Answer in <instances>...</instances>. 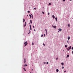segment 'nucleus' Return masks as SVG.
<instances>
[{
	"label": "nucleus",
	"mask_w": 73,
	"mask_h": 73,
	"mask_svg": "<svg viewBox=\"0 0 73 73\" xmlns=\"http://www.w3.org/2000/svg\"><path fill=\"white\" fill-rule=\"evenodd\" d=\"M45 31H46V33H47V30H46V29H45Z\"/></svg>",
	"instance_id": "obj_13"
},
{
	"label": "nucleus",
	"mask_w": 73,
	"mask_h": 73,
	"mask_svg": "<svg viewBox=\"0 0 73 73\" xmlns=\"http://www.w3.org/2000/svg\"><path fill=\"white\" fill-rule=\"evenodd\" d=\"M73 47H72V50H73Z\"/></svg>",
	"instance_id": "obj_35"
},
{
	"label": "nucleus",
	"mask_w": 73,
	"mask_h": 73,
	"mask_svg": "<svg viewBox=\"0 0 73 73\" xmlns=\"http://www.w3.org/2000/svg\"><path fill=\"white\" fill-rule=\"evenodd\" d=\"M44 36L45 37V34L44 35Z\"/></svg>",
	"instance_id": "obj_36"
},
{
	"label": "nucleus",
	"mask_w": 73,
	"mask_h": 73,
	"mask_svg": "<svg viewBox=\"0 0 73 73\" xmlns=\"http://www.w3.org/2000/svg\"><path fill=\"white\" fill-rule=\"evenodd\" d=\"M65 0H63V1H65Z\"/></svg>",
	"instance_id": "obj_45"
},
{
	"label": "nucleus",
	"mask_w": 73,
	"mask_h": 73,
	"mask_svg": "<svg viewBox=\"0 0 73 73\" xmlns=\"http://www.w3.org/2000/svg\"><path fill=\"white\" fill-rule=\"evenodd\" d=\"M26 25H27V23H26V22L25 23V25H24V27H25V26H26Z\"/></svg>",
	"instance_id": "obj_9"
},
{
	"label": "nucleus",
	"mask_w": 73,
	"mask_h": 73,
	"mask_svg": "<svg viewBox=\"0 0 73 73\" xmlns=\"http://www.w3.org/2000/svg\"><path fill=\"white\" fill-rule=\"evenodd\" d=\"M49 64V63L48 62H46V64Z\"/></svg>",
	"instance_id": "obj_23"
},
{
	"label": "nucleus",
	"mask_w": 73,
	"mask_h": 73,
	"mask_svg": "<svg viewBox=\"0 0 73 73\" xmlns=\"http://www.w3.org/2000/svg\"><path fill=\"white\" fill-rule=\"evenodd\" d=\"M54 28H55V29H56V26H52Z\"/></svg>",
	"instance_id": "obj_3"
},
{
	"label": "nucleus",
	"mask_w": 73,
	"mask_h": 73,
	"mask_svg": "<svg viewBox=\"0 0 73 73\" xmlns=\"http://www.w3.org/2000/svg\"><path fill=\"white\" fill-rule=\"evenodd\" d=\"M42 13H43V14L44 15V12H42Z\"/></svg>",
	"instance_id": "obj_20"
},
{
	"label": "nucleus",
	"mask_w": 73,
	"mask_h": 73,
	"mask_svg": "<svg viewBox=\"0 0 73 73\" xmlns=\"http://www.w3.org/2000/svg\"><path fill=\"white\" fill-rule=\"evenodd\" d=\"M49 5H52V4H51V3H49Z\"/></svg>",
	"instance_id": "obj_16"
},
{
	"label": "nucleus",
	"mask_w": 73,
	"mask_h": 73,
	"mask_svg": "<svg viewBox=\"0 0 73 73\" xmlns=\"http://www.w3.org/2000/svg\"><path fill=\"white\" fill-rule=\"evenodd\" d=\"M43 35H41V37H43Z\"/></svg>",
	"instance_id": "obj_26"
},
{
	"label": "nucleus",
	"mask_w": 73,
	"mask_h": 73,
	"mask_svg": "<svg viewBox=\"0 0 73 73\" xmlns=\"http://www.w3.org/2000/svg\"><path fill=\"white\" fill-rule=\"evenodd\" d=\"M55 20H56V21H57V17H56L55 18Z\"/></svg>",
	"instance_id": "obj_12"
},
{
	"label": "nucleus",
	"mask_w": 73,
	"mask_h": 73,
	"mask_svg": "<svg viewBox=\"0 0 73 73\" xmlns=\"http://www.w3.org/2000/svg\"><path fill=\"white\" fill-rule=\"evenodd\" d=\"M68 27H70V24L68 25Z\"/></svg>",
	"instance_id": "obj_17"
},
{
	"label": "nucleus",
	"mask_w": 73,
	"mask_h": 73,
	"mask_svg": "<svg viewBox=\"0 0 73 73\" xmlns=\"http://www.w3.org/2000/svg\"><path fill=\"white\" fill-rule=\"evenodd\" d=\"M56 71L57 72H58V71H59V70H58V69H57L56 70Z\"/></svg>",
	"instance_id": "obj_8"
},
{
	"label": "nucleus",
	"mask_w": 73,
	"mask_h": 73,
	"mask_svg": "<svg viewBox=\"0 0 73 73\" xmlns=\"http://www.w3.org/2000/svg\"><path fill=\"white\" fill-rule=\"evenodd\" d=\"M30 32H31V31H29V33H28V34H29Z\"/></svg>",
	"instance_id": "obj_25"
},
{
	"label": "nucleus",
	"mask_w": 73,
	"mask_h": 73,
	"mask_svg": "<svg viewBox=\"0 0 73 73\" xmlns=\"http://www.w3.org/2000/svg\"><path fill=\"white\" fill-rule=\"evenodd\" d=\"M70 43H69V42L68 43L69 44Z\"/></svg>",
	"instance_id": "obj_48"
},
{
	"label": "nucleus",
	"mask_w": 73,
	"mask_h": 73,
	"mask_svg": "<svg viewBox=\"0 0 73 73\" xmlns=\"http://www.w3.org/2000/svg\"><path fill=\"white\" fill-rule=\"evenodd\" d=\"M32 70H33V69H32Z\"/></svg>",
	"instance_id": "obj_47"
},
{
	"label": "nucleus",
	"mask_w": 73,
	"mask_h": 73,
	"mask_svg": "<svg viewBox=\"0 0 73 73\" xmlns=\"http://www.w3.org/2000/svg\"><path fill=\"white\" fill-rule=\"evenodd\" d=\"M34 31H36V30H35V29H34Z\"/></svg>",
	"instance_id": "obj_42"
},
{
	"label": "nucleus",
	"mask_w": 73,
	"mask_h": 73,
	"mask_svg": "<svg viewBox=\"0 0 73 73\" xmlns=\"http://www.w3.org/2000/svg\"><path fill=\"white\" fill-rule=\"evenodd\" d=\"M32 44L33 45H34V43H33V42L32 43Z\"/></svg>",
	"instance_id": "obj_27"
},
{
	"label": "nucleus",
	"mask_w": 73,
	"mask_h": 73,
	"mask_svg": "<svg viewBox=\"0 0 73 73\" xmlns=\"http://www.w3.org/2000/svg\"><path fill=\"white\" fill-rule=\"evenodd\" d=\"M33 28H35V26H33Z\"/></svg>",
	"instance_id": "obj_40"
},
{
	"label": "nucleus",
	"mask_w": 73,
	"mask_h": 73,
	"mask_svg": "<svg viewBox=\"0 0 73 73\" xmlns=\"http://www.w3.org/2000/svg\"><path fill=\"white\" fill-rule=\"evenodd\" d=\"M30 23L31 24H32V20H30Z\"/></svg>",
	"instance_id": "obj_6"
},
{
	"label": "nucleus",
	"mask_w": 73,
	"mask_h": 73,
	"mask_svg": "<svg viewBox=\"0 0 73 73\" xmlns=\"http://www.w3.org/2000/svg\"><path fill=\"white\" fill-rule=\"evenodd\" d=\"M58 30H59V31L60 32H61V31H62V29H59Z\"/></svg>",
	"instance_id": "obj_4"
},
{
	"label": "nucleus",
	"mask_w": 73,
	"mask_h": 73,
	"mask_svg": "<svg viewBox=\"0 0 73 73\" xmlns=\"http://www.w3.org/2000/svg\"><path fill=\"white\" fill-rule=\"evenodd\" d=\"M25 69V68H23V69Z\"/></svg>",
	"instance_id": "obj_41"
},
{
	"label": "nucleus",
	"mask_w": 73,
	"mask_h": 73,
	"mask_svg": "<svg viewBox=\"0 0 73 73\" xmlns=\"http://www.w3.org/2000/svg\"><path fill=\"white\" fill-rule=\"evenodd\" d=\"M56 59V60H58V58H57Z\"/></svg>",
	"instance_id": "obj_31"
},
{
	"label": "nucleus",
	"mask_w": 73,
	"mask_h": 73,
	"mask_svg": "<svg viewBox=\"0 0 73 73\" xmlns=\"http://www.w3.org/2000/svg\"><path fill=\"white\" fill-rule=\"evenodd\" d=\"M52 17L53 18V19H54L55 18V17L54 15H52Z\"/></svg>",
	"instance_id": "obj_5"
},
{
	"label": "nucleus",
	"mask_w": 73,
	"mask_h": 73,
	"mask_svg": "<svg viewBox=\"0 0 73 73\" xmlns=\"http://www.w3.org/2000/svg\"><path fill=\"white\" fill-rule=\"evenodd\" d=\"M44 64H46V63H45V62H44Z\"/></svg>",
	"instance_id": "obj_46"
},
{
	"label": "nucleus",
	"mask_w": 73,
	"mask_h": 73,
	"mask_svg": "<svg viewBox=\"0 0 73 73\" xmlns=\"http://www.w3.org/2000/svg\"><path fill=\"white\" fill-rule=\"evenodd\" d=\"M30 73H32V72H30Z\"/></svg>",
	"instance_id": "obj_50"
},
{
	"label": "nucleus",
	"mask_w": 73,
	"mask_h": 73,
	"mask_svg": "<svg viewBox=\"0 0 73 73\" xmlns=\"http://www.w3.org/2000/svg\"><path fill=\"white\" fill-rule=\"evenodd\" d=\"M43 45L44 46H45V44H43Z\"/></svg>",
	"instance_id": "obj_34"
},
{
	"label": "nucleus",
	"mask_w": 73,
	"mask_h": 73,
	"mask_svg": "<svg viewBox=\"0 0 73 73\" xmlns=\"http://www.w3.org/2000/svg\"><path fill=\"white\" fill-rule=\"evenodd\" d=\"M72 0H70V1H72Z\"/></svg>",
	"instance_id": "obj_49"
},
{
	"label": "nucleus",
	"mask_w": 73,
	"mask_h": 73,
	"mask_svg": "<svg viewBox=\"0 0 73 73\" xmlns=\"http://www.w3.org/2000/svg\"><path fill=\"white\" fill-rule=\"evenodd\" d=\"M24 70H25V71H26V70H25V69Z\"/></svg>",
	"instance_id": "obj_39"
},
{
	"label": "nucleus",
	"mask_w": 73,
	"mask_h": 73,
	"mask_svg": "<svg viewBox=\"0 0 73 73\" xmlns=\"http://www.w3.org/2000/svg\"><path fill=\"white\" fill-rule=\"evenodd\" d=\"M34 9H35V10H36V8H34Z\"/></svg>",
	"instance_id": "obj_28"
},
{
	"label": "nucleus",
	"mask_w": 73,
	"mask_h": 73,
	"mask_svg": "<svg viewBox=\"0 0 73 73\" xmlns=\"http://www.w3.org/2000/svg\"><path fill=\"white\" fill-rule=\"evenodd\" d=\"M29 16L31 18H32V15H29Z\"/></svg>",
	"instance_id": "obj_10"
},
{
	"label": "nucleus",
	"mask_w": 73,
	"mask_h": 73,
	"mask_svg": "<svg viewBox=\"0 0 73 73\" xmlns=\"http://www.w3.org/2000/svg\"><path fill=\"white\" fill-rule=\"evenodd\" d=\"M72 54H73V51H72Z\"/></svg>",
	"instance_id": "obj_44"
},
{
	"label": "nucleus",
	"mask_w": 73,
	"mask_h": 73,
	"mask_svg": "<svg viewBox=\"0 0 73 73\" xmlns=\"http://www.w3.org/2000/svg\"><path fill=\"white\" fill-rule=\"evenodd\" d=\"M28 66V65L25 64L23 66Z\"/></svg>",
	"instance_id": "obj_11"
},
{
	"label": "nucleus",
	"mask_w": 73,
	"mask_h": 73,
	"mask_svg": "<svg viewBox=\"0 0 73 73\" xmlns=\"http://www.w3.org/2000/svg\"><path fill=\"white\" fill-rule=\"evenodd\" d=\"M62 69H64V67L63 66L62 67Z\"/></svg>",
	"instance_id": "obj_29"
},
{
	"label": "nucleus",
	"mask_w": 73,
	"mask_h": 73,
	"mask_svg": "<svg viewBox=\"0 0 73 73\" xmlns=\"http://www.w3.org/2000/svg\"><path fill=\"white\" fill-rule=\"evenodd\" d=\"M32 27V26L31 25H30V28H31V27Z\"/></svg>",
	"instance_id": "obj_32"
},
{
	"label": "nucleus",
	"mask_w": 73,
	"mask_h": 73,
	"mask_svg": "<svg viewBox=\"0 0 73 73\" xmlns=\"http://www.w3.org/2000/svg\"><path fill=\"white\" fill-rule=\"evenodd\" d=\"M65 47L66 48V47H67V45H65Z\"/></svg>",
	"instance_id": "obj_21"
},
{
	"label": "nucleus",
	"mask_w": 73,
	"mask_h": 73,
	"mask_svg": "<svg viewBox=\"0 0 73 73\" xmlns=\"http://www.w3.org/2000/svg\"><path fill=\"white\" fill-rule=\"evenodd\" d=\"M28 41H27L25 42L24 43V44L25 45V46L27 45H28Z\"/></svg>",
	"instance_id": "obj_2"
},
{
	"label": "nucleus",
	"mask_w": 73,
	"mask_h": 73,
	"mask_svg": "<svg viewBox=\"0 0 73 73\" xmlns=\"http://www.w3.org/2000/svg\"><path fill=\"white\" fill-rule=\"evenodd\" d=\"M72 47V46H70L69 47H68V48H67V49L68 50V51H69V50H70L71 49V48Z\"/></svg>",
	"instance_id": "obj_1"
},
{
	"label": "nucleus",
	"mask_w": 73,
	"mask_h": 73,
	"mask_svg": "<svg viewBox=\"0 0 73 73\" xmlns=\"http://www.w3.org/2000/svg\"><path fill=\"white\" fill-rule=\"evenodd\" d=\"M67 42H68V41H67Z\"/></svg>",
	"instance_id": "obj_43"
},
{
	"label": "nucleus",
	"mask_w": 73,
	"mask_h": 73,
	"mask_svg": "<svg viewBox=\"0 0 73 73\" xmlns=\"http://www.w3.org/2000/svg\"><path fill=\"white\" fill-rule=\"evenodd\" d=\"M58 33H59L60 32V31H58Z\"/></svg>",
	"instance_id": "obj_38"
},
{
	"label": "nucleus",
	"mask_w": 73,
	"mask_h": 73,
	"mask_svg": "<svg viewBox=\"0 0 73 73\" xmlns=\"http://www.w3.org/2000/svg\"><path fill=\"white\" fill-rule=\"evenodd\" d=\"M26 61H24V63L25 64V63H26Z\"/></svg>",
	"instance_id": "obj_22"
},
{
	"label": "nucleus",
	"mask_w": 73,
	"mask_h": 73,
	"mask_svg": "<svg viewBox=\"0 0 73 73\" xmlns=\"http://www.w3.org/2000/svg\"><path fill=\"white\" fill-rule=\"evenodd\" d=\"M23 22H25V19H23Z\"/></svg>",
	"instance_id": "obj_18"
},
{
	"label": "nucleus",
	"mask_w": 73,
	"mask_h": 73,
	"mask_svg": "<svg viewBox=\"0 0 73 73\" xmlns=\"http://www.w3.org/2000/svg\"><path fill=\"white\" fill-rule=\"evenodd\" d=\"M24 61H26V59H25V58L24 60Z\"/></svg>",
	"instance_id": "obj_24"
},
{
	"label": "nucleus",
	"mask_w": 73,
	"mask_h": 73,
	"mask_svg": "<svg viewBox=\"0 0 73 73\" xmlns=\"http://www.w3.org/2000/svg\"><path fill=\"white\" fill-rule=\"evenodd\" d=\"M70 37L69 36H68V40H70Z\"/></svg>",
	"instance_id": "obj_7"
},
{
	"label": "nucleus",
	"mask_w": 73,
	"mask_h": 73,
	"mask_svg": "<svg viewBox=\"0 0 73 73\" xmlns=\"http://www.w3.org/2000/svg\"><path fill=\"white\" fill-rule=\"evenodd\" d=\"M61 64L63 66L64 65V63H61Z\"/></svg>",
	"instance_id": "obj_15"
},
{
	"label": "nucleus",
	"mask_w": 73,
	"mask_h": 73,
	"mask_svg": "<svg viewBox=\"0 0 73 73\" xmlns=\"http://www.w3.org/2000/svg\"><path fill=\"white\" fill-rule=\"evenodd\" d=\"M66 72V71H64V73H65V72Z\"/></svg>",
	"instance_id": "obj_37"
},
{
	"label": "nucleus",
	"mask_w": 73,
	"mask_h": 73,
	"mask_svg": "<svg viewBox=\"0 0 73 73\" xmlns=\"http://www.w3.org/2000/svg\"><path fill=\"white\" fill-rule=\"evenodd\" d=\"M28 13H30V11H28Z\"/></svg>",
	"instance_id": "obj_19"
},
{
	"label": "nucleus",
	"mask_w": 73,
	"mask_h": 73,
	"mask_svg": "<svg viewBox=\"0 0 73 73\" xmlns=\"http://www.w3.org/2000/svg\"><path fill=\"white\" fill-rule=\"evenodd\" d=\"M67 57H69V54H68V55H67Z\"/></svg>",
	"instance_id": "obj_14"
},
{
	"label": "nucleus",
	"mask_w": 73,
	"mask_h": 73,
	"mask_svg": "<svg viewBox=\"0 0 73 73\" xmlns=\"http://www.w3.org/2000/svg\"><path fill=\"white\" fill-rule=\"evenodd\" d=\"M30 30H32V28H31V27H30Z\"/></svg>",
	"instance_id": "obj_33"
},
{
	"label": "nucleus",
	"mask_w": 73,
	"mask_h": 73,
	"mask_svg": "<svg viewBox=\"0 0 73 73\" xmlns=\"http://www.w3.org/2000/svg\"><path fill=\"white\" fill-rule=\"evenodd\" d=\"M49 14H50L49 13H48V15H49Z\"/></svg>",
	"instance_id": "obj_30"
}]
</instances>
